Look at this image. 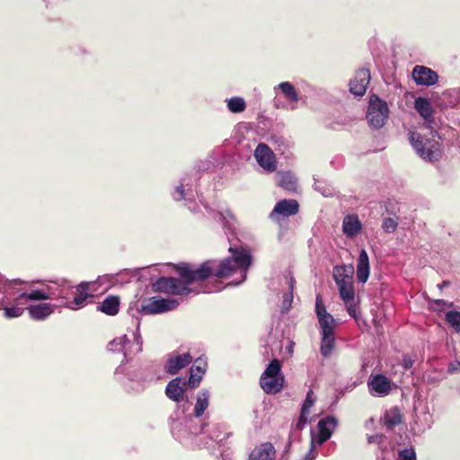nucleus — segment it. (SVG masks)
Segmentation results:
<instances>
[{
  "label": "nucleus",
  "instance_id": "nucleus-1",
  "mask_svg": "<svg viewBox=\"0 0 460 460\" xmlns=\"http://www.w3.org/2000/svg\"><path fill=\"white\" fill-rule=\"evenodd\" d=\"M137 320L132 339L127 334L114 338L108 343V350L123 354V360L116 367L114 377L123 391L131 395L142 394L146 387L158 378V368L154 363L136 366L131 364L135 356L143 350V339Z\"/></svg>",
  "mask_w": 460,
  "mask_h": 460
},
{
  "label": "nucleus",
  "instance_id": "nucleus-2",
  "mask_svg": "<svg viewBox=\"0 0 460 460\" xmlns=\"http://www.w3.org/2000/svg\"><path fill=\"white\" fill-rule=\"evenodd\" d=\"M229 252L231 255L220 261L208 260L199 267L181 262L175 265V269L187 287L207 280L212 276L218 279H226L237 272L240 274V279L233 284L239 285L246 279L252 258L251 253L243 247L230 246Z\"/></svg>",
  "mask_w": 460,
  "mask_h": 460
},
{
  "label": "nucleus",
  "instance_id": "nucleus-3",
  "mask_svg": "<svg viewBox=\"0 0 460 460\" xmlns=\"http://www.w3.org/2000/svg\"><path fill=\"white\" fill-rule=\"evenodd\" d=\"M171 434L174 439L188 447H208L209 441L222 442L226 436L207 434L208 424L192 418L190 411H173L169 417Z\"/></svg>",
  "mask_w": 460,
  "mask_h": 460
},
{
  "label": "nucleus",
  "instance_id": "nucleus-4",
  "mask_svg": "<svg viewBox=\"0 0 460 460\" xmlns=\"http://www.w3.org/2000/svg\"><path fill=\"white\" fill-rule=\"evenodd\" d=\"M199 172H191L184 174L180 178L179 181L174 185L171 191V197L175 202H184V206L192 214L200 212L199 206L197 202L201 201L203 196L199 191L198 181L199 179Z\"/></svg>",
  "mask_w": 460,
  "mask_h": 460
},
{
  "label": "nucleus",
  "instance_id": "nucleus-5",
  "mask_svg": "<svg viewBox=\"0 0 460 460\" xmlns=\"http://www.w3.org/2000/svg\"><path fill=\"white\" fill-rule=\"evenodd\" d=\"M409 140L418 155L424 161L434 163L442 157L444 146L441 139L411 131Z\"/></svg>",
  "mask_w": 460,
  "mask_h": 460
},
{
  "label": "nucleus",
  "instance_id": "nucleus-6",
  "mask_svg": "<svg viewBox=\"0 0 460 460\" xmlns=\"http://www.w3.org/2000/svg\"><path fill=\"white\" fill-rule=\"evenodd\" d=\"M354 268L351 264L333 267L332 276L339 290V295L345 304L355 301Z\"/></svg>",
  "mask_w": 460,
  "mask_h": 460
},
{
  "label": "nucleus",
  "instance_id": "nucleus-7",
  "mask_svg": "<svg viewBox=\"0 0 460 460\" xmlns=\"http://www.w3.org/2000/svg\"><path fill=\"white\" fill-rule=\"evenodd\" d=\"M188 384L186 378L177 376L170 380L165 385L166 397L176 403L174 411H190L192 402L187 394Z\"/></svg>",
  "mask_w": 460,
  "mask_h": 460
},
{
  "label": "nucleus",
  "instance_id": "nucleus-8",
  "mask_svg": "<svg viewBox=\"0 0 460 460\" xmlns=\"http://www.w3.org/2000/svg\"><path fill=\"white\" fill-rule=\"evenodd\" d=\"M283 383L281 362L278 358H273L260 378L261 387L267 394H277L282 389Z\"/></svg>",
  "mask_w": 460,
  "mask_h": 460
},
{
  "label": "nucleus",
  "instance_id": "nucleus-9",
  "mask_svg": "<svg viewBox=\"0 0 460 460\" xmlns=\"http://www.w3.org/2000/svg\"><path fill=\"white\" fill-rule=\"evenodd\" d=\"M75 283L65 278H58L46 283L48 300H57L65 306L75 294Z\"/></svg>",
  "mask_w": 460,
  "mask_h": 460
},
{
  "label": "nucleus",
  "instance_id": "nucleus-10",
  "mask_svg": "<svg viewBox=\"0 0 460 460\" xmlns=\"http://www.w3.org/2000/svg\"><path fill=\"white\" fill-rule=\"evenodd\" d=\"M387 102L376 95L370 97L367 112V119L372 128H381L389 117Z\"/></svg>",
  "mask_w": 460,
  "mask_h": 460
},
{
  "label": "nucleus",
  "instance_id": "nucleus-11",
  "mask_svg": "<svg viewBox=\"0 0 460 460\" xmlns=\"http://www.w3.org/2000/svg\"><path fill=\"white\" fill-rule=\"evenodd\" d=\"M152 288L155 292L165 293L168 295L185 296L192 292V288L187 287L180 277H161L152 282Z\"/></svg>",
  "mask_w": 460,
  "mask_h": 460
},
{
  "label": "nucleus",
  "instance_id": "nucleus-12",
  "mask_svg": "<svg viewBox=\"0 0 460 460\" xmlns=\"http://www.w3.org/2000/svg\"><path fill=\"white\" fill-rule=\"evenodd\" d=\"M180 301L175 298L151 297L146 303H141L137 307L138 313L144 314H156L176 309Z\"/></svg>",
  "mask_w": 460,
  "mask_h": 460
},
{
  "label": "nucleus",
  "instance_id": "nucleus-13",
  "mask_svg": "<svg viewBox=\"0 0 460 460\" xmlns=\"http://www.w3.org/2000/svg\"><path fill=\"white\" fill-rule=\"evenodd\" d=\"M199 202L202 204L208 216L222 225L226 235H235L237 219L231 210L218 211L214 209L208 203L204 202L203 199H201Z\"/></svg>",
  "mask_w": 460,
  "mask_h": 460
},
{
  "label": "nucleus",
  "instance_id": "nucleus-14",
  "mask_svg": "<svg viewBox=\"0 0 460 460\" xmlns=\"http://www.w3.org/2000/svg\"><path fill=\"white\" fill-rule=\"evenodd\" d=\"M337 426V418L332 415H328L318 421V433L316 435L312 433V438H314V441H316L318 446H322L331 438Z\"/></svg>",
  "mask_w": 460,
  "mask_h": 460
},
{
  "label": "nucleus",
  "instance_id": "nucleus-15",
  "mask_svg": "<svg viewBox=\"0 0 460 460\" xmlns=\"http://www.w3.org/2000/svg\"><path fill=\"white\" fill-rule=\"evenodd\" d=\"M281 290L283 291L282 314L288 313L293 302V290L295 279L289 270H285L279 278Z\"/></svg>",
  "mask_w": 460,
  "mask_h": 460
},
{
  "label": "nucleus",
  "instance_id": "nucleus-16",
  "mask_svg": "<svg viewBox=\"0 0 460 460\" xmlns=\"http://www.w3.org/2000/svg\"><path fill=\"white\" fill-rule=\"evenodd\" d=\"M192 360L193 358L189 352L181 354L173 351L168 355L164 369L167 374L173 376L188 367Z\"/></svg>",
  "mask_w": 460,
  "mask_h": 460
},
{
  "label": "nucleus",
  "instance_id": "nucleus-17",
  "mask_svg": "<svg viewBox=\"0 0 460 460\" xmlns=\"http://www.w3.org/2000/svg\"><path fill=\"white\" fill-rule=\"evenodd\" d=\"M299 211V204L296 199H282L278 201L269 217L272 221H279V217H288L297 214Z\"/></svg>",
  "mask_w": 460,
  "mask_h": 460
},
{
  "label": "nucleus",
  "instance_id": "nucleus-18",
  "mask_svg": "<svg viewBox=\"0 0 460 460\" xmlns=\"http://www.w3.org/2000/svg\"><path fill=\"white\" fill-rule=\"evenodd\" d=\"M254 157L258 164L268 172H272L276 170L275 155L271 149L264 143H260L255 151Z\"/></svg>",
  "mask_w": 460,
  "mask_h": 460
},
{
  "label": "nucleus",
  "instance_id": "nucleus-19",
  "mask_svg": "<svg viewBox=\"0 0 460 460\" xmlns=\"http://www.w3.org/2000/svg\"><path fill=\"white\" fill-rule=\"evenodd\" d=\"M370 82V71L367 68L358 70L349 81V92L355 96H363Z\"/></svg>",
  "mask_w": 460,
  "mask_h": 460
},
{
  "label": "nucleus",
  "instance_id": "nucleus-20",
  "mask_svg": "<svg viewBox=\"0 0 460 460\" xmlns=\"http://www.w3.org/2000/svg\"><path fill=\"white\" fill-rule=\"evenodd\" d=\"M412 78L418 85L431 86L438 83V75L431 68L417 65L412 70Z\"/></svg>",
  "mask_w": 460,
  "mask_h": 460
},
{
  "label": "nucleus",
  "instance_id": "nucleus-21",
  "mask_svg": "<svg viewBox=\"0 0 460 460\" xmlns=\"http://www.w3.org/2000/svg\"><path fill=\"white\" fill-rule=\"evenodd\" d=\"M368 390L371 394L385 396L391 390V381L383 374L370 376L367 381Z\"/></svg>",
  "mask_w": 460,
  "mask_h": 460
},
{
  "label": "nucleus",
  "instance_id": "nucleus-22",
  "mask_svg": "<svg viewBox=\"0 0 460 460\" xmlns=\"http://www.w3.org/2000/svg\"><path fill=\"white\" fill-rule=\"evenodd\" d=\"M207 362L202 358H197L190 368L189 378L186 379L188 387L196 388L199 385L206 372Z\"/></svg>",
  "mask_w": 460,
  "mask_h": 460
},
{
  "label": "nucleus",
  "instance_id": "nucleus-23",
  "mask_svg": "<svg viewBox=\"0 0 460 460\" xmlns=\"http://www.w3.org/2000/svg\"><path fill=\"white\" fill-rule=\"evenodd\" d=\"M56 305L50 303H40L27 307L30 317L35 321H44L51 315Z\"/></svg>",
  "mask_w": 460,
  "mask_h": 460
},
{
  "label": "nucleus",
  "instance_id": "nucleus-24",
  "mask_svg": "<svg viewBox=\"0 0 460 460\" xmlns=\"http://www.w3.org/2000/svg\"><path fill=\"white\" fill-rule=\"evenodd\" d=\"M249 460H276V450L270 442H265L255 447Z\"/></svg>",
  "mask_w": 460,
  "mask_h": 460
},
{
  "label": "nucleus",
  "instance_id": "nucleus-25",
  "mask_svg": "<svg viewBox=\"0 0 460 460\" xmlns=\"http://www.w3.org/2000/svg\"><path fill=\"white\" fill-rule=\"evenodd\" d=\"M362 224L356 214H349L342 220V231L348 237H354L360 233Z\"/></svg>",
  "mask_w": 460,
  "mask_h": 460
},
{
  "label": "nucleus",
  "instance_id": "nucleus-26",
  "mask_svg": "<svg viewBox=\"0 0 460 460\" xmlns=\"http://www.w3.org/2000/svg\"><path fill=\"white\" fill-rule=\"evenodd\" d=\"M210 398V392L208 389H201L198 392L196 396V403L193 408V411L190 412L192 418L201 420V416L208 407V402Z\"/></svg>",
  "mask_w": 460,
  "mask_h": 460
},
{
  "label": "nucleus",
  "instance_id": "nucleus-27",
  "mask_svg": "<svg viewBox=\"0 0 460 460\" xmlns=\"http://www.w3.org/2000/svg\"><path fill=\"white\" fill-rule=\"evenodd\" d=\"M369 259L366 250L362 249L359 252L357 264V279L361 284H365L369 277Z\"/></svg>",
  "mask_w": 460,
  "mask_h": 460
},
{
  "label": "nucleus",
  "instance_id": "nucleus-28",
  "mask_svg": "<svg viewBox=\"0 0 460 460\" xmlns=\"http://www.w3.org/2000/svg\"><path fill=\"white\" fill-rule=\"evenodd\" d=\"M17 305H25L30 301H45L48 300L46 284L41 288L32 289L28 292L21 293L16 298Z\"/></svg>",
  "mask_w": 460,
  "mask_h": 460
},
{
  "label": "nucleus",
  "instance_id": "nucleus-29",
  "mask_svg": "<svg viewBox=\"0 0 460 460\" xmlns=\"http://www.w3.org/2000/svg\"><path fill=\"white\" fill-rule=\"evenodd\" d=\"M277 184L289 192H296L297 190V178L290 171L279 172L277 174Z\"/></svg>",
  "mask_w": 460,
  "mask_h": 460
},
{
  "label": "nucleus",
  "instance_id": "nucleus-30",
  "mask_svg": "<svg viewBox=\"0 0 460 460\" xmlns=\"http://www.w3.org/2000/svg\"><path fill=\"white\" fill-rule=\"evenodd\" d=\"M274 92L276 95H278L279 93H281L284 98L291 103L297 102L299 101V94L290 82L285 81L279 83L274 86Z\"/></svg>",
  "mask_w": 460,
  "mask_h": 460
},
{
  "label": "nucleus",
  "instance_id": "nucleus-31",
  "mask_svg": "<svg viewBox=\"0 0 460 460\" xmlns=\"http://www.w3.org/2000/svg\"><path fill=\"white\" fill-rule=\"evenodd\" d=\"M97 309L107 315H116L119 311V299L115 296L106 297Z\"/></svg>",
  "mask_w": 460,
  "mask_h": 460
},
{
  "label": "nucleus",
  "instance_id": "nucleus-32",
  "mask_svg": "<svg viewBox=\"0 0 460 460\" xmlns=\"http://www.w3.org/2000/svg\"><path fill=\"white\" fill-rule=\"evenodd\" d=\"M368 444H376L377 445L379 450L381 451V455H376L377 460H386L384 454L390 448V442L388 438L384 434H375L371 436H367Z\"/></svg>",
  "mask_w": 460,
  "mask_h": 460
},
{
  "label": "nucleus",
  "instance_id": "nucleus-33",
  "mask_svg": "<svg viewBox=\"0 0 460 460\" xmlns=\"http://www.w3.org/2000/svg\"><path fill=\"white\" fill-rule=\"evenodd\" d=\"M22 281L19 279H8L0 273V310L4 306L7 301V294L10 292L13 285L22 284Z\"/></svg>",
  "mask_w": 460,
  "mask_h": 460
},
{
  "label": "nucleus",
  "instance_id": "nucleus-34",
  "mask_svg": "<svg viewBox=\"0 0 460 460\" xmlns=\"http://www.w3.org/2000/svg\"><path fill=\"white\" fill-rule=\"evenodd\" d=\"M226 104V108L229 112L233 114H238L243 112L247 104L243 97L242 96H233L225 100Z\"/></svg>",
  "mask_w": 460,
  "mask_h": 460
},
{
  "label": "nucleus",
  "instance_id": "nucleus-35",
  "mask_svg": "<svg viewBox=\"0 0 460 460\" xmlns=\"http://www.w3.org/2000/svg\"><path fill=\"white\" fill-rule=\"evenodd\" d=\"M414 107L423 119L430 118L434 113L430 102L424 97H418L414 102Z\"/></svg>",
  "mask_w": 460,
  "mask_h": 460
},
{
  "label": "nucleus",
  "instance_id": "nucleus-36",
  "mask_svg": "<svg viewBox=\"0 0 460 460\" xmlns=\"http://www.w3.org/2000/svg\"><path fill=\"white\" fill-rule=\"evenodd\" d=\"M384 425L387 429H393L402 422V415L398 408H392L385 413Z\"/></svg>",
  "mask_w": 460,
  "mask_h": 460
},
{
  "label": "nucleus",
  "instance_id": "nucleus-37",
  "mask_svg": "<svg viewBox=\"0 0 460 460\" xmlns=\"http://www.w3.org/2000/svg\"><path fill=\"white\" fill-rule=\"evenodd\" d=\"M335 346V339L334 334H321V347L320 351L321 354L324 358H329L332 353V350Z\"/></svg>",
  "mask_w": 460,
  "mask_h": 460
},
{
  "label": "nucleus",
  "instance_id": "nucleus-38",
  "mask_svg": "<svg viewBox=\"0 0 460 460\" xmlns=\"http://www.w3.org/2000/svg\"><path fill=\"white\" fill-rule=\"evenodd\" d=\"M92 296L87 292H81L78 295L75 296L73 298L68 299L67 303H66L65 307L70 310H78L83 308L85 305L86 300Z\"/></svg>",
  "mask_w": 460,
  "mask_h": 460
},
{
  "label": "nucleus",
  "instance_id": "nucleus-39",
  "mask_svg": "<svg viewBox=\"0 0 460 460\" xmlns=\"http://www.w3.org/2000/svg\"><path fill=\"white\" fill-rule=\"evenodd\" d=\"M11 302V293L7 294V301L4 303V306L1 310H4V315L6 318H16L22 314L24 309L18 305L9 306Z\"/></svg>",
  "mask_w": 460,
  "mask_h": 460
},
{
  "label": "nucleus",
  "instance_id": "nucleus-40",
  "mask_svg": "<svg viewBox=\"0 0 460 460\" xmlns=\"http://www.w3.org/2000/svg\"><path fill=\"white\" fill-rule=\"evenodd\" d=\"M424 119V121L422 124V128L429 131V133L430 134V137H433V136H435V137L441 139V136L438 134L439 125L437 122V120L435 119L434 116L432 115V116H430V118H427V119Z\"/></svg>",
  "mask_w": 460,
  "mask_h": 460
},
{
  "label": "nucleus",
  "instance_id": "nucleus-41",
  "mask_svg": "<svg viewBox=\"0 0 460 460\" xmlns=\"http://www.w3.org/2000/svg\"><path fill=\"white\" fill-rule=\"evenodd\" d=\"M318 322L321 328V334H332L334 332L336 320L332 317V315L329 316V318H320Z\"/></svg>",
  "mask_w": 460,
  "mask_h": 460
},
{
  "label": "nucleus",
  "instance_id": "nucleus-42",
  "mask_svg": "<svg viewBox=\"0 0 460 460\" xmlns=\"http://www.w3.org/2000/svg\"><path fill=\"white\" fill-rule=\"evenodd\" d=\"M445 320L456 332H460V312L448 311L446 314Z\"/></svg>",
  "mask_w": 460,
  "mask_h": 460
},
{
  "label": "nucleus",
  "instance_id": "nucleus-43",
  "mask_svg": "<svg viewBox=\"0 0 460 460\" xmlns=\"http://www.w3.org/2000/svg\"><path fill=\"white\" fill-rule=\"evenodd\" d=\"M314 189L320 192L323 197H332L333 195L332 188L319 180H315Z\"/></svg>",
  "mask_w": 460,
  "mask_h": 460
},
{
  "label": "nucleus",
  "instance_id": "nucleus-44",
  "mask_svg": "<svg viewBox=\"0 0 460 460\" xmlns=\"http://www.w3.org/2000/svg\"><path fill=\"white\" fill-rule=\"evenodd\" d=\"M315 313L317 315L318 320L321 318H329L332 314H329L323 304V300L320 295L316 296L315 299Z\"/></svg>",
  "mask_w": 460,
  "mask_h": 460
},
{
  "label": "nucleus",
  "instance_id": "nucleus-45",
  "mask_svg": "<svg viewBox=\"0 0 460 460\" xmlns=\"http://www.w3.org/2000/svg\"><path fill=\"white\" fill-rule=\"evenodd\" d=\"M398 226L397 218L385 217L382 222V228L385 233H394Z\"/></svg>",
  "mask_w": 460,
  "mask_h": 460
},
{
  "label": "nucleus",
  "instance_id": "nucleus-46",
  "mask_svg": "<svg viewBox=\"0 0 460 460\" xmlns=\"http://www.w3.org/2000/svg\"><path fill=\"white\" fill-rule=\"evenodd\" d=\"M454 305L453 302H448L444 299H432L430 300V308L438 313L443 311L444 306L452 307Z\"/></svg>",
  "mask_w": 460,
  "mask_h": 460
},
{
  "label": "nucleus",
  "instance_id": "nucleus-47",
  "mask_svg": "<svg viewBox=\"0 0 460 460\" xmlns=\"http://www.w3.org/2000/svg\"><path fill=\"white\" fill-rule=\"evenodd\" d=\"M314 403V393L312 390H309L306 394V397L302 404L301 411L305 413H310V409Z\"/></svg>",
  "mask_w": 460,
  "mask_h": 460
},
{
  "label": "nucleus",
  "instance_id": "nucleus-48",
  "mask_svg": "<svg viewBox=\"0 0 460 460\" xmlns=\"http://www.w3.org/2000/svg\"><path fill=\"white\" fill-rule=\"evenodd\" d=\"M447 94L452 106L460 104V87L448 90Z\"/></svg>",
  "mask_w": 460,
  "mask_h": 460
},
{
  "label": "nucleus",
  "instance_id": "nucleus-49",
  "mask_svg": "<svg viewBox=\"0 0 460 460\" xmlns=\"http://www.w3.org/2000/svg\"><path fill=\"white\" fill-rule=\"evenodd\" d=\"M308 413L300 411V415L298 420L294 423L291 427V429H296V430H302L305 427V425L308 423Z\"/></svg>",
  "mask_w": 460,
  "mask_h": 460
},
{
  "label": "nucleus",
  "instance_id": "nucleus-50",
  "mask_svg": "<svg viewBox=\"0 0 460 460\" xmlns=\"http://www.w3.org/2000/svg\"><path fill=\"white\" fill-rule=\"evenodd\" d=\"M399 460H417L413 448H404L399 452Z\"/></svg>",
  "mask_w": 460,
  "mask_h": 460
},
{
  "label": "nucleus",
  "instance_id": "nucleus-51",
  "mask_svg": "<svg viewBox=\"0 0 460 460\" xmlns=\"http://www.w3.org/2000/svg\"><path fill=\"white\" fill-rule=\"evenodd\" d=\"M316 441H314V438H311L310 449L308 453L305 456V460H315L317 457V453L315 452Z\"/></svg>",
  "mask_w": 460,
  "mask_h": 460
},
{
  "label": "nucleus",
  "instance_id": "nucleus-52",
  "mask_svg": "<svg viewBox=\"0 0 460 460\" xmlns=\"http://www.w3.org/2000/svg\"><path fill=\"white\" fill-rule=\"evenodd\" d=\"M413 364L414 360L410 355L404 354L402 356V366L405 370L411 368L413 367Z\"/></svg>",
  "mask_w": 460,
  "mask_h": 460
},
{
  "label": "nucleus",
  "instance_id": "nucleus-53",
  "mask_svg": "<svg viewBox=\"0 0 460 460\" xmlns=\"http://www.w3.org/2000/svg\"><path fill=\"white\" fill-rule=\"evenodd\" d=\"M273 106L276 108V109H284V110H288V109H291V110H294L296 107L291 105L290 107L285 103L283 101H281L280 99H279L277 96L274 98L273 100Z\"/></svg>",
  "mask_w": 460,
  "mask_h": 460
},
{
  "label": "nucleus",
  "instance_id": "nucleus-54",
  "mask_svg": "<svg viewBox=\"0 0 460 460\" xmlns=\"http://www.w3.org/2000/svg\"><path fill=\"white\" fill-rule=\"evenodd\" d=\"M90 283L89 282H81L78 285H75V288L79 292H86V290L89 288Z\"/></svg>",
  "mask_w": 460,
  "mask_h": 460
},
{
  "label": "nucleus",
  "instance_id": "nucleus-55",
  "mask_svg": "<svg viewBox=\"0 0 460 460\" xmlns=\"http://www.w3.org/2000/svg\"><path fill=\"white\" fill-rule=\"evenodd\" d=\"M347 305H349L347 308L349 314L351 317L356 318L357 317L356 309L353 307L354 302L349 303Z\"/></svg>",
  "mask_w": 460,
  "mask_h": 460
},
{
  "label": "nucleus",
  "instance_id": "nucleus-56",
  "mask_svg": "<svg viewBox=\"0 0 460 460\" xmlns=\"http://www.w3.org/2000/svg\"><path fill=\"white\" fill-rule=\"evenodd\" d=\"M110 279H111V277H110V276H108V275L99 276L95 282H96L97 284H99L100 286H102V285H103L106 281H108Z\"/></svg>",
  "mask_w": 460,
  "mask_h": 460
},
{
  "label": "nucleus",
  "instance_id": "nucleus-57",
  "mask_svg": "<svg viewBox=\"0 0 460 460\" xmlns=\"http://www.w3.org/2000/svg\"><path fill=\"white\" fill-rule=\"evenodd\" d=\"M450 286V281L448 280H444L442 283L438 284V288L442 290L444 289L445 288H447Z\"/></svg>",
  "mask_w": 460,
  "mask_h": 460
},
{
  "label": "nucleus",
  "instance_id": "nucleus-58",
  "mask_svg": "<svg viewBox=\"0 0 460 460\" xmlns=\"http://www.w3.org/2000/svg\"><path fill=\"white\" fill-rule=\"evenodd\" d=\"M220 289H221V287H220V284H218V285H217V287H215L214 288L205 290L204 292L210 293V292L219 291Z\"/></svg>",
  "mask_w": 460,
  "mask_h": 460
},
{
  "label": "nucleus",
  "instance_id": "nucleus-59",
  "mask_svg": "<svg viewBox=\"0 0 460 460\" xmlns=\"http://www.w3.org/2000/svg\"><path fill=\"white\" fill-rule=\"evenodd\" d=\"M42 1L46 4V5H48L49 3V0H42Z\"/></svg>",
  "mask_w": 460,
  "mask_h": 460
},
{
  "label": "nucleus",
  "instance_id": "nucleus-60",
  "mask_svg": "<svg viewBox=\"0 0 460 460\" xmlns=\"http://www.w3.org/2000/svg\"><path fill=\"white\" fill-rule=\"evenodd\" d=\"M291 437H292V430L290 431V434H289V439H291Z\"/></svg>",
  "mask_w": 460,
  "mask_h": 460
},
{
  "label": "nucleus",
  "instance_id": "nucleus-61",
  "mask_svg": "<svg viewBox=\"0 0 460 460\" xmlns=\"http://www.w3.org/2000/svg\"><path fill=\"white\" fill-rule=\"evenodd\" d=\"M459 126H460V121H459Z\"/></svg>",
  "mask_w": 460,
  "mask_h": 460
}]
</instances>
